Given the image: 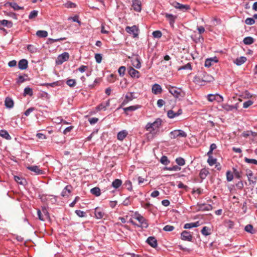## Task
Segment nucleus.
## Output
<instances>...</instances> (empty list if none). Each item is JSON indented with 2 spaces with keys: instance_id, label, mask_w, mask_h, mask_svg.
Instances as JSON below:
<instances>
[{
  "instance_id": "f257e3e1",
  "label": "nucleus",
  "mask_w": 257,
  "mask_h": 257,
  "mask_svg": "<svg viewBox=\"0 0 257 257\" xmlns=\"http://www.w3.org/2000/svg\"><path fill=\"white\" fill-rule=\"evenodd\" d=\"M214 80L213 77L205 72L200 73L198 75L194 77L193 81L198 84L202 85L203 82H211Z\"/></svg>"
},
{
  "instance_id": "f03ea898",
  "label": "nucleus",
  "mask_w": 257,
  "mask_h": 257,
  "mask_svg": "<svg viewBox=\"0 0 257 257\" xmlns=\"http://www.w3.org/2000/svg\"><path fill=\"white\" fill-rule=\"evenodd\" d=\"M134 218L137 219L140 223V225H138L139 227L147 228L148 226V224L147 222L146 219L141 214L135 213Z\"/></svg>"
},
{
  "instance_id": "7ed1b4c3",
  "label": "nucleus",
  "mask_w": 257,
  "mask_h": 257,
  "mask_svg": "<svg viewBox=\"0 0 257 257\" xmlns=\"http://www.w3.org/2000/svg\"><path fill=\"white\" fill-rule=\"evenodd\" d=\"M69 58V55L67 52H64L63 53L59 55L57 59L56 60V63L58 65L62 64L65 61L68 60Z\"/></svg>"
},
{
  "instance_id": "20e7f679",
  "label": "nucleus",
  "mask_w": 257,
  "mask_h": 257,
  "mask_svg": "<svg viewBox=\"0 0 257 257\" xmlns=\"http://www.w3.org/2000/svg\"><path fill=\"white\" fill-rule=\"evenodd\" d=\"M162 123L161 119L158 118L156 119V120L153 122V123L149 122L146 125L145 128H159L161 126Z\"/></svg>"
},
{
  "instance_id": "39448f33",
  "label": "nucleus",
  "mask_w": 257,
  "mask_h": 257,
  "mask_svg": "<svg viewBox=\"0 0 257 257\" xmlns=\"http://www.w3.org/2000/svg\"><path fill=\"white\" fill-rule=\"evenodd\" d=\"M197 210L198 211H210L212 209V206L211 205L209 204H199L198 203L197 205Z\"/></svg>"
},
{
  "instance_id": "423d86ee",
  "label": "nucleus",
  "mask_w": 257,
  "mask_h": 257,
  "mask_svg": "<svg viewBox=\"0 0 257 257\" xmlns=\"http://www.w3.org/2000/svg\"><path fill=\"white\" fill-rule=\"evenodd\" d=\"M172 5L174 8L179 9L183 12H186L188 10L190 9V6L189 5H183L176 2L173 3Z\"/></svg>"
},
{
  "instance_id": "0eeeda50",
  "label": "nucleus",
  "mask_w": 257,
  "mask_h": 257,
  "mask_svg": "<svg viewBox=\"0 0 257 257\" xmlns=\"http://www.w3.org/2000/svg\"><path fill=\"white\" fill-rule=\"evenodd\" d=\"M132 7L136 12H140L142 10V2L141 0H133Z\"/></svg>"
},
{
  "instance_id": "6e6552de",
  "label": "nucleus",
  "mask_w": 257,
  "mask_h": 257,
  "mask_svg": "<svg viewBox=\"0 0 257 257\" xmlns=\"http://www.w3.org/2000/svg\"><path fill=\"white\" fill-rule=\"evenodd\" d=\"M125 31H126L127 33L130 34H133L134 37H137L138 36V28L135 25L132 27L127 26L125 28Z\"/></svg>"
},
{
  "instance_id": "1a4fd4ad",
  "label": "nucleus",
  "mask_w": 257,
  "mask_h": 257,
  "mask_svg": "<svg viewBox=\"0 0 257 257\" xmlns=\"http://www.w3.org/2000/svg\"><path fill=\"white\" fill-rule=\"evenodd\" d=\"M181 239L183 240L191 241L192 239V236L189 232L184 230L181 234Z\"/></svg>"
},
{
  "instance_id": "9d476101",
  "label": "nucleus",
  "mask_w": 257,
  "mask_h": 257,
  "mask_svg": "<svg viewBox=\"0 0 257 257\" xmlns=\"http://www.w3.org/2000/svg\"><path fill=\"white\" fill-rule=\"evenodd\" d=\"M136 98H137V97H136L134 95V92H130L125 95V98L123 100V101L122 103V104L125 105V104H127L129 101H132L134 99Z\"/></svg>"
},
{
  "instance_id": "9b49d317",
  "label": "nucleus",
  "mask_w": 257,
  "mask_h": 257,
  "mask_svg": "<svg viewBox=\"0 0 257 257\" xmlns=\"http://www.w3.org/2000/svg\"><path fill=\"white\" fill-rule=\"evenodd\" d=\"M165 17L169 21V24L172 27H174V24L175 23V20L177 18V17L173 15L172 14H170L168 13L165 14Z\"/></svg>"
},
{
  "instance_id": "f8f14e48",
  "label": "nucleus",
  "mask_w": 257,
  "mask_h": 257,
  "mask_svg": "<svg viewBox=\"0 0 257 257\" xmlns=\"http://www.w3.org/2000/svg\"><path fill=\"white\" fill-rule=\"evenodd\" d=\"M28 169L34 172L36 175H41L44 174V171L39 169L37 166H32L28 167Z\"/></svg>"
},
{
  "instance_id": "ddd939ff",
  "label": "nucleus",
  "mask_w": 257,
  "mask_h": 257,
  "mask_svg": "<svg viewBox=\"0 0 257 257\" xmlns=\"http://www.w3.org/2000/svg\"><path fill=\"white\" fill-rule=\"evenodd\" d=\"M128 73L132 77L139 78L140 77V72L133 67L129 68Z\"/></svg>"
},
{
  "instance_id": "4468645a",
  "label": "nucleus",
  "mask_w": 257,
  "mask_h": 257,
  "mask_svg": "<svg viewBox=\"0 0 257 257\" xmlns=\"http://www.w3.org/2000/svg\"><path fill=\"white\" fill-rule=\"evenodd\" d=\"M152 91L154 94H160L162 92V88L160 85L156 83L152 86Z\"/></svg>"
},
{
  "instance_id": "2eb2a0df",
  "label": "nucleus",
  "mask_w": 257,
  "mask_h": 257,
  "mask_svg": "<svg viewBox=\"0 0 257 257\" xmlns=\"http://www.w3.org/2000/svg\"><path fill=\"white\" fill-rule=\"evenodd\" d=\"M217 62L218 59L216 57L207 59L205 61L204 66L206 67H209L213 64V63H215Z\"/></svg>"
},
{
  "instance_id": "dca6fc26",
  "label": "nucleus",
  "mask_w": 257,
  "mask_h": 257,
  "mask_svg": "<svg viewBox=\"0 0 257 257\" xmlns=\"http://www.w3.org/2000/svg\"><path fill=\"white\" fill-rule=\"evenodd\" d=\"M146 241L152 247L155 248L157 246V240L155 237H149Z\"/></svg>"
},
{
  "instance_id": "f3484780",
  "label": "nucleus",
  "mask_w": 257,
  "mask_h": 257,
  "mask_svg": "<svg viewBox=\"0 0 257 257\" xmlns=\"http://www.w3.org/2000/svg\"><path fill=\"white\" fill-rule=\"evenodd\" d=\"M28 62L26 59L21 60L18 63L19 68L21 70L26 69L28 67Z\"/></svg>"
},
{
  "instance_id": "a211bd4d",
  "label": "nucleus",
  "mask_w": 257,
  "mask_h": 257,
  "mask_svg": "<svg viewBox=\"0 0 257 257\" xmlns=\"http://www.w3.org/2000/svg\"><path fill=\"white\" fill-rule=\"evenodd\" d=\"M169 91L174 97L177 98L179 97L181 94L180 90L177 89L175 87H171Z\"/></svg>"
},
{
  "instance_id": "6ab92c4d",
  "label": "nucleus",
  "mask_w": 257,
  "mask_h": 257,
  "mask_svg": "<svg viewBox=\"0 0 257 257\" xmlns=\"http://www.w3.org/2000/svg\"><path fill=\"white\" fill-rule=\"evenodd\" d=\"M72 187L71 185H67L61 192V195L63 197L68 196L71 192Z\"/></svg>"
},
{
  "instance_id": "aec40b11",
  "label": "nucleus",
  "mask_w": 257,
  "mask_h": 257,
  "mask_svg": "<svg viewBox=\"0 0 257 257\" xmlns=\"http://www.w3.org/2000/svg\"><path fill=\"white\" fill-rule=\"evenodd\" d=\"M127 135V132L125 130H122L118 133L117 138L119 141H123Z\"/></svg>"
},
{
  "instance_id": "412c9836",
  "label": "nucleus",
  "mask_w": 257,
  "mask_h": 257,
  "mask_svg": "<svg viewBox=\"0 0 257 257\" xmlns=\"http://www.w3.org/2000/svg\"><path fill=\"white\" fill-rule=\"evenodd\" d=\"M8 5L11 6L15 11L23 9V7L19 6L18 4L15 2H7L5 4V6Z\"/></svg>"
},
{
  "instance_id": "4be33fe9",
  "label": "nucleus",
  "mask_w": 257,
  "mask_h": 257,
  "mask_svg": "<svg viewBox=\"0 0 257 257\" xmlns=\"http://www.w3.org/2000/svg\"><path fill=\"white\" fill-rule=\"evenodd\" d=\"M216 97H219V100L218 99V102H220V101H223V97L222 96H221V95H219V94H216V95H213V94H209L208 95V100L209 101H213L214 100H215L216 98Z\"/></svg>"
},
{
  "instance_id": "5701e85b",
  "label": "nucleus",
  "mask_w": 257,
  "mask_h": 257,
  "mask_svg": "<svg viewBox=\"0 0 257 257\" xmlns=\"http://www.w3.org/2000/svg\"><path fill=\"white\" fill-rule=\"evenodd\" d=\"M0 136L7 140H11L12 138L6 130H0Z\"/></svg>"
},
{
  "instance_id": "b1692460",
  "label": "nucleus",
  "mask_w": 257,
  "mask_h": 257,
  "mask_svg": "<svg viewBox=\"0 0 257 257\" xmlns=\"http://www.w3.org/2000/svg\"><path fill=\"white\" fill-rule=\"evenodd\" d=\"M242 136L244 138L251 136L253 138L257 136V132H252L251 131H246L242 133Z\"/></svg>"
},
{
  "instance_id": "393cba45",
  "label": "nucleus",
  "mask_w": 257,
  "mask_h": 257,
  "mask_svg": "<svg viewBox=\"0 0 257 257\" xmlns=\"http://www.w3.org/2000/svg\"><path fill=\"white\" fill-rule=\"evenodd\" d=\"M104 212L98 207L95 209V215L97 219H101L104 216Z\"/></svg>"
},
{
  "instance_id": "a878e982",
  "label": "nucleus",
  "mask_w": 257,
  "mask_h": 257,
  "mask_svg": "<svg viewBox=\"0 0 257 257\" xmlns=\"http://www.w3.org/2000/svg\"><path fill=\"white\" fill-rule=\"evenodd\" d=\"M246 61V58L243 56H241L238 58H237L234 61V62L237 65L240 66L243 64Z\"/></svg>"
},
{
  "instance_id": "bb28decb",
  "label": "nucleus",
  "mask_w": 257,
  "mask_h": 257,
  "mask_svg": "<svg viewBox=\"0 0 257 257\" xmlns=\"http://www.w3.org/2000/svg\"><path fill=\"white\" fill-rule=\"evenodd\" d=\"M132 65L137 69H140L141 67V63L138 57H136L132 60Z\"/></svg>"
},
{
  "instance_id": "cd10ccee",
  "label": "nucleus",
  "mask_w": 257,
  "mask_h": 257,
  "mask_svg": "<svg viewBox=\"0 0 257 257\" xmlns=\"http://www.w3.org/2000/svg\"><path fill=\"white\" fill-rule=\"evenodd\" d=\"M5 105L7 108H11L14 106V101L12 98L7 97L5 101Z\"/></svg>"
},
{
  "instance_id": "c85d7f7f",
  "label": "nucleus",
  "mask_w": 257,
  "mask_h": 257,
  "mask_svg": "<svg viewBox=\"0 0 257 257\" xmlns=\"http://www.w3.org/2000/svg\"><path fill=\"white\" fill-rule=\"evenodd\" d=\"M209 174V171L205 168L202 169L199 173V177L202 180H204Z\"/></svg>"
},
{
  "instance_id": "c756f323",
  "label": "nucleus",
  "mask_w": 257,
  "mask_h": 257,
  "mask_svg": "<svg viewBox=\"0 0 257 257\" xmlns=\"http://www.w3.org/2000/svg\"><path fill=\"white\" fill-rule=\"evenodd\" d=\"M158 130H150V132L146 134L147 139L150 140L152 139L157 133Z\"/></svg>"
},
{
  "instance_id": "7c9ffc66",
  "label": "nucleus",
  "mask_w": 257,
  "mask_h": 257,
  "mask_svg": "<svg viewBox=\"0 0 257 257\" xmlns=\"http://www.w3.org/2000/svg\"><path fill=\"white\" fill-rule=\"evenodd\" d=\"M90 193L98 197V196H99L101 194V191H100V189L99 187H94L93 188H92L91 190H90Z\"/></svg>"
},
{
  "instance_id": "2f4dec72",
  "label": "nucleus",
  "mask_w": 257,
  "mask_h": 257,
  "mask_svg": "<svg viewBox=\"0 0 257 257\" xmlns=\"http://www.w3.org/2000/svg\"><path fill=\"white\" fill-rule=\"evenodd\" d=\"M140 107V106L139 105H133L130 106L129 107L123 108V109L124 111L126 113H127L128 111H135Z\"/></svg>"
},
{
  "instance_id": "473e14b6",
  "label": "nucleus",
  "mask_w": 257,
  "mask_h": 257,
  "mask_svg": "<svg viewBox=\"0 0 257 257\" xmlns=\"http://www.w3.org/2000/svg\"><path fill=\"white\" fill-rule=\"evenodd\" d=\"M0 25L7 26L8 28H11L13 26V23L11 21L3 20L0 21Z\"/></svg>"
},
{
  "instance_id": "72a5a7b5",
  "label": "nucleus",
  "mask_w": 257,
  "mask_h": 257,
  "mask_svg": "<svg viewBox=\"0 0 257 257\" xmlns=\"http://www.w3.org/2000/svg\"><path fill=\"white\" fill-rule=\"evenodd\" d=\"M121 180L118 179H116L112 182V186L114 188L117 189L121 186Z\"/></svg>"
},
{
  "instance_id": "f704fd0d",
  "label": "nucleus",
  "mask_w": 257,
  "mask_h": 257,
  "mask_svg": "<svg viewBox=\"0 0 257 257\" xmlns=\"http://www.w3.org/2000/svg\"><path fill=\"white\" fill-rule=\"evenodd\" d=\"M37 36L40 38H45L48 36V32L46 31L39 30L36 32Z\"/></svg>"
},
{
  "instance_id": "c9c22d12",
  "label": "nucleus",
  "mask_w": 257,
  "mask_h": 257,
  "mask_svg": "<svg viewBox=\"0 0 257 257\" xmlns=\"http://www.w3.org/2000/svg\"><path fill=\"white\" fill-rule=\"evenodd\" d=\"M243 42L246 45H250L254 42V39L251 37H247L244 38Z\"/></svg>"
},
{
  "instance_id": "e433bc0d",
  "label": "nucleus",
  "mask_w": 257,
  "mask_h": 257,
  "mask_svg": "<svg viewBox=\"0 0 257 257\" xmlns=\"http://www.w3.org/2000/svg\"><path fill=\"white\" fill-rule=\"evenodd\" d=\"M15 180L19 184L21 185H24L26 182V180L22 178L19 176H14Z\"/></svg>"
},
{
  "instance_id": "4c0bfd02",
  "label": "nucleus",
  "mask_w": 257,
  "mask_h": 257,
  "mask_svg": "<svg viewBox=\"0 0 257 257\" xmlns=\"http://www.w3.org/2000/svg\"><path fill=\"white\" fill-rule=\"evenodd\" d=\"M179 131H181V130H174L173 131L171 132L170 133V137L171 139H175L178 137Z\"/></svg>"
},
{
  "instance_id": "58836bf2",
  "label": "nucleus",
  "mask_w": 257,
  "mask_h": 257,
  "mask_svg": "<svg viewBox=\"0 0 257 257\" xmlns=\"http://www.w3.org/2000/svg\"><path fill=\"white\" fill-rule=\"evenodd\" d=\"M175 162L179 166H183L185 164V160L182 157L176 158Z\"/></svg>"
},
{
  "instance_id": "ea45409f",
  "label": "nucleus",
  "mask_w": 257,
  "mask_h": 257,
  "mask_svg": "<svg viewBox=\"0 0 257 257\" xmlns=\"http://www.w3.org/2000/svg\"><path fill=\"white\" fill-rule=\"evenodd\" d=\"M210 230V229L209 228V227H207V226H204L201 232V233L205 235V236H207V235H209V234H210V232H209V231Z\"/></svg>"
},
{
  "instance_id": "a19ab883",
  "label": "nucleus",
  "mask_w": 257,
  "mask_h": 257,
  "mask_svg": "<svg viewBox=\"0 0 257 257\" xmlns=\"http://www.w3.org/2000/svg\"><path fill=\"white\" fill-rule=\"evenodd\" d=\"M246 175H247V177L248 178V181L250 182V183H253V184H254L256 183V181H254L252 178V176H253V173L252 172V171H251L250 170L246 174Z\"/></svg>"
},
{
  "instance_id": "79ce46f5",
  "label": "nucleus",
  "mask_w": 257,
  "mask_h": 257,
  "mask_svg": "<svg viewBox=\"0 0 257 257\" xmlns=\"http://www.w3.org/2000/svg\"><path fill=\"white\" fill-rule=\"evenodd\" d=\"M216 159L213 158L212 156H210L207 160V163L211 166L216 164Z\"/></svg>"
},
{
  "instance_id": "37998d69",
  "label": "nucleus",
  "mask_w": 257,
  "mask_h": 257,
  "mask_svg": "<svg viewBox=\"0 0 257 257\" xmlns=\"http://www.w3.org/2000/svg\"><path fill=\"white\" fill-rule=\"evenodd\" d=\"M244 230L250 233L253 234L254 231L253 229V226L251 224H248L245 226Z\"/></svg>"
},
{
  "instance_id": "c03bdc74",
  "label": "nucleus",
  "mask_w": 257,
  "mask_h": 257,
  "mask_svg": "<svg viewBox=\"0 0 257 257\" xmlns=\"http://www.w3.org/2000/svg\"><path fill=\"white\" fill-rule=\"evenodd\" d=\"M27 49L31 53H35L37 51V48L34 47L32 45H28L27 46Z\"/></svg>"
},
{
  "instance_id": "a18cd8bd",
  "label": "nucleus",
  "mask_w": 257,
  "mask_h": 257,
  "mask_svg": "<svg viewBox=\"0 0 257 257\" xmlns=\"http://www.w3.org/2000/svg\"><path fill=\"white\" fill-rule=\"evenodd\" d=\"M24 94L25 95H29L30 96H32L33 94L32 89L29 87H26L24 89Z\"/></svg>"
},
{
  "instance_id": "49530a36",
  "label": "nucleus",
  "mask_w": 257,
  "mask_h": 257,
  "mask_svg": "<svg viewBox=\"0 0 257 257\" xmlns=\"http://www.w3.org/2000/svg\"><path fill=\"white\" fill-rule=\"evenodd\" d=\"M160 162L163 165H167L170 163V161H169L167 157L163 156L160 159Z\"/></svg>"
},
{
  "instance_id": "de8ad7c7",
  "label": "nucleus",
  "mask_w": 257,
  "mask_h": 257,
  "mask_svg": "<svg viewBox=\"0 0 257 257\" xmlns=\"http://www.w3.org/2000/svg\"><path fill=\"white\" fill-rule=\"evenodd\" d=\"M165 169L169 171H180L181 170V168L177 165H175L172 167H165Z\"/></svg>"
},
{
  "instance_id": "09e8293b",
  "label": "nucleus",
  "mask_w": 257,
  "mask_h": 257,
  "mask_svg": "<svg viewBox=\"0 0 257 257\" xmlns=\"http://www.w3.org/2000/svg\"><path fill=\"white\" fill-rule=\"evenodd\" d=\"M244 161L248 164L257 165V160L254 159H249L246 157L244 158Z\"/></svg>"
},
{
  "instance_id": "8fccbe9b",
  "label": "nucleus",
  "mask_w": 257,
  "mask_h": 257,
  "mask_svg": "<svg viewBox=\"0 0 257 257\" xmlns=\"http://www.w3.org/2000/svg\"><path fill=\"white\" fill-rule=\"evenodd\" d=\"M186 69H188V70L192 69L191 65L190 63H188L187 64H186L182 67H180L178 69V70L179 71L181 70H186Z\"/></svg>"
},
{
  "instance_id": "3c124183",
  "label": "nucleus",
  "mask_w": 257,
  "mask_h": 257,
  "mask_svg": "<svg viewBox=\"0 0 257 257\" xmlns=\"http://www.w3.org/2000/svg\"><path fill=\"white\" fill-rule=\"evenodd\" d=\"M66 84L70 87H74L76 85V81L73 79H68L66 82Z\"/></svg>"
},
{
  "instance_id": "603ef678",
  "label": "nucleus",
  "mask_w": 257,
  "mask_h": 257,
  "mask_svg": "<svg viewBox=\"0 0 257 257\" xmlns=\"http://www.w3.org/2000/svg\"><path fill=\"white\" fill-rule=\"evenodd\" d=\"M124 185L128 190L132 191V182L130 180L126 181Z\"/></svg>"
},
{
  "instance_id": "864d4df0",
  "label": "nucleus",
  "mask_w": 257,
  "mask_h": 257,
  "mask_svg": "<svg viewBox=\"0 0 257 257\" xmlns=\"http://www.w3.org/2000/svg\"><path fill=\"white\" fill-rule=\"evenodd\" d=\"M153 36L156 38H160L162 37V32L160 31H155L152 33Z\"/></svg>"
},
{
  "instance_id": "5fc2aeb1",
  "label": "nucleus",
  "mask_w": 257,
  "mask_h": 257,
  "mask_svg": "<svg viewBox=\"0 0 257 257\" xmlns=\"http://www.w3.org/2000/svg\"><path fill=\"white\" fill-rule=\"evenodd\" d=\"M167 115H168V117H169L170 118H173L177 116L176 112H174V111H173L172 110H170L168 111Z\"/></svg>"
},
{
  "instance_id": "6e6d98bb",
  "label": "nucleus",
  "mask_w": 257,
  "mask_h": 257,
  "mask_svg": "<svg viewBox=\"0 0 257 257\" xmlns=\"http://www.w3.org/2000/svg\"><path fill=\"white\" fill-rule=\"evenodd\" d=\"M233 178V174L231 173L230 171H228L226 172V179L228 182H230L232 180Z\"/></svg>"
},
{
  "instance_id": "4d7b16f0",
  "label": "nucleus",
  "mask_w": 257,
  "mask_h": 257,
  "mask_svg": "<svg viewBox=\"0 0 257 257\" xmlns=\"http://www.w3.org/2000/svg\"><path fill=\"white\" fill-rule=\"evenodd\" d=\"M66 40V38L64 37V38H58V39H52V38H49L48 39V43H50V44H52V43H53L54 42H58V41H62V40Z\"/></svg>"
},
{
  "instance_id": "13d9d810",
  "label": "nucleus",
  "mask_w": 257,
  "mask_h": 257,
  "mask_svg": "<svg viewBox=\"0 0 257 257\" xmlns=\"http://www.w3.org/2000/svg\"><path fill=\"white\" fill-rule=\"evenodd\" d=\"M245 23L247 25H252L255 23V21L252 18H248L245 20Z\"/></svg>"
},
{
  "instance_id": "bf43d9fd",
  "label": "nucleus",
  "mask_w": 257,
  "mask_h": 257,
  "mask_svg": "<svg viewBox=\"0 0 257 257\" xmlns=\"http://www.w3.org/2000/svg\"><path fill=\"white\" fill-rule=\"evenodd\" d=\"M233 171L235 177L237 179L241 178V172L238 171L236 169L233 168Z\"/></svg>"
},
{
  "instance_id": "052dcab7",
  "label": "nucleus",
  "mask_w": 257,
  "mask_h": 257,
  "mask_svg": "<svg viewBox=\"0 0 257 257\" xmlns=\"http://www.w3.org/2000/svg\"><path fill=\"white\" fill-rule=\"evenodd\" d=\"M38 14V12L37 11H36V10L32 11V12H31V13L29 16V18L30 19H33L37 16Z\"/></svg>"
},
{
  "instance_id": "680f3d73",
  "label": "nucleus",
  "mask_w": 257,
  "mask_h": 257,
  "mask_svg": "<svg viewBox=\"0 0 257 257\" xmlns=\"http://www.w3.org/2000/svg\"><path fill=\"white\" fill-rule=\"evenodd\" d=\"M163 229L165 231H172L174 229V227L172 225H167L164 227Z\"/></svg>"
},
{
  "instance_id": "e2e57ef3",
  "label": "nucleus",
  "mask_w": 257,
  "mask_h": 257,
  "mask_svg": "<svg viewBox=\"0 0 257 257\" xmlns=\"http://www.w3.org/2000/svg\"><path fill=\"white\" fill-rule=\"evenodd\" d=\"M125 67L124 66H121L118 70V72L120 76H123L125 73Z\"/></svg>"
},
{
  "instance_id": "0e129e2a",
  "label": "nucleus",
  "mask_w": 257,
  "mask_h": 257,
  "mask_svg": "<svg viewBox=\"0 0 257 257\" xmlns=\"http://www.w3.org/2000/svg\"><path fill=\"white\" fill-rule=\"evenodd\" d=\"M75 213L80 217H83L86 216V213L83 211L80 210H75Z\"/></svg>"
},
{
  "instance_id": "69168bd1",
  "label": "nucleus",
  "mask_w": 257,
  "mask_h": 257,
  "mask_svg": "<svg viewBox=\"0 0 257 257\" xmlns=\"http://www.w3.org/2000/svg\"><path fill=\"white\" fill-rule=\"evenodd\" d=\"M37 215L38 216V218L40 220L42 221H44L45 220V218L44 217V215L40 209H37Z\"/></svg>"
},
{
  "instance_id": "338daca9",
  "label": "nucleus",
  "mask_w": 257,
  "mask_h": 257,
  "mask_svg": "<svg viewBox=\"0 0 257 257\" xmlns=\"http://www.w3.org/2000/svg\"><path fill=\"white\" fill-rule=\"evenodd\" d=\"M95 59L97 63H100L102 61V55L100 54H96L95 55Z\"/></svg>"
},
{
  "instance_id": "774afa93",
  "label": "nucleus",
  "mask_w": 257,
  "mask_h": 257,
  "mask_svg": "<svg viewBox=\"0 0 257 257\" xmlns=\"http://www.w3.org/2000/svg\"><path fill=\"white\" fill-rule=\"evenodd\" d=\"M44 215V217L45 216V218H48L49 217V213L48 211L45 207H43L42 208V210H41Z\"/></svg>"
}]
</instances>
